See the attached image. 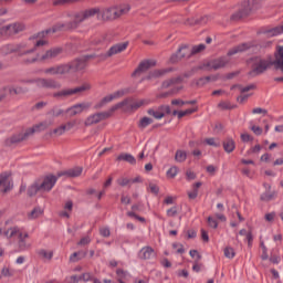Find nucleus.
<instances>
[{"instance_id": "50", "label": "nucleus", "mask_w": 283, "mask_h": 283, "mask_svg": "<svg viewBox=\"0 0 283 283\" xmlns=\"http://www.w3.org/2000/svg\"><path fill=\"white\" fill-rule=\"evenodd\" d=\"M99 234H101L103 238H109V235H111L109 228H107V227H102V228H99Z\"/></svg>"}, {"instance_id": "9", "label": "nucleus", "mask_w": 283, "mask_h": 283, "mask_svg": "<svg viewBox=\"0 0 283 283\" xmlns=\"http://www.w3.org/2000/svg\"><path fill=\"white\" fill-rule=\"evenodd\" d=\"M92 90V85L90 83H84L74 88H64L60 92L53 94L54 98H70V96H78V94H83L84 92H90Z\"/></svg>"}, {"instance_id": "37", "label": "nucleus", "mask_w": 283, "mask_h": 283, "mask_svg": "<svg viewBox=\"0 0 283 283\" xmlns=\"http://www.w3.org/2000/svg\"><path fill=\"white\" fill-rule=\"evenodd\" d=\"M223 149L227 154H231L235 149V142L231 138H227L223 142Z\"/></svg>"}, {"instance_id": "63", "label": "nucleus", "mask_w": 283, "mask_h": 283, "mask_svg": "<svg viewBox=\"0 0 283 283\" xmlns=\"http://www.w3.org/2000/svg\"><path fill=\"white\" fill-rule=\"evenodd\" d=\"M219 107L221 109H231V103H229V102H221V103H219Z\"/></svg>"}, {"instance_id": "54", "label": "nucleus", "mask_w": 283, "mask_h": 283, "mask_svg": "<svg viewBox=\"0 0 283 283\" xmlns=\"http://www.w3.org/2000/svg\"><path fill=\"white\" fill-rule=\"evenodd\" d=\"M167 216H168V218H175V216H178V208L172 207V208L168 209Z\"/></svg>"}, {"instance_id": "31", "label": "nucleus", "mask_w": 283, "mask_h": 283, "mask_svg": "<svg viewBox=\"0 0 283 283\" xmlns=\"http://www.w3.org/2000/svg\"><path fill=\"white\" fill-rule=\"evenodd\" d=\"M74 203L72 201H66L64 203V210L60 212L61 218H70Z\"/></svg>"}, {"instance_id": "55", "label": "nucleus", "mask_w": 283, "mask_h": 283, "mask_svg": "<svg viewBox=\"0 0 283 283\" xmlns=\"http://www.w3.org/2000/svg\"><path fill=\"white\" fill-rule=\"evenodd\" d=\"M208 224L211 229H218V220L213 219V217H208Z\"/></svg>"}, {"instance_id": "24", "label": "nucleus", "mask_w": 283, "mask_h": 283, "mask_svg": "<svg viewBox=\"0 0 283 283\" xmlns=\"http://www.w3.org/2000/svg\"><path fill=\"white\" fill-rule=\"evenodd\" d=\"M12 179H10V172H2L0 175V189L3 193H8V191H12Z\"/></svg>"}, {"instance_id": "34", "label": "nucleus", "mask_w": 283, "mask_h": 283, "mask_svg": "<svg viewBox=\"0 0 283 283\" xmlns=\"http://www.w3.org/2000/svg\"><path fill=\"white\" fill-rule=\"evenodd\" d=\"M195 112H198V108L192 107L188 108L186 111H174L172 116H178V118H184V116H191V114H195Z\"/></svg>"}, {"instance_id": "12", "label": "nucleus", "mask_w": 283, "mask_h": 283, "mask_svg": "<svg viewBox=\"0 0 283 283\" xmlns=\"http://www.w3.org/2000/svg\"><path fill=\"white\" fill-rule=\"evenodd\" d=\"M96 12H98V8H93L85 11L76 12L73 15V23L71 24V28H76L80 23H83V21H87V19H92V17H95Z\"/></svg>"}, {"instance_id": "7", "label": "nucleus", "mask_w": 283, "mask_h": 283, "mask_svg": "<svg viewBox=\"0 0 283 283\" xmlns=\"http://www.w3.org/2000/svg\"><path fill=\"white\" fill-rule=\"evenodd\" d=\"M125 12H129L128 7L115 6V7H108L103 9L98 8L96 15L98 21H116V19H119V17H123Z\"/></svg>"}, {"instance_id": "25", "label": "nucleus", "mask_w": 283, "mask_h": 283, "mask_svg": "<svg viewBox=\"0 0 283 283\" xmlns=\"http://www.w3.org/2000/svg\"><path fill=\"white\" fill-rule=\"evenodd\" d=\"M120 96H125V91H117L105 96L99 103L95 105V109H101V107H105L107 103H112V101H116V98H120Z\"/></svg>"}, {"instance_id": "52", "label": "nucleus", "mask_w": 283, "mask_h": 283, "mask_svg": "<svg viewBox=\"0 0 283 283\" xmlns=\"http://www.w3.org/2000/svg\"><path fill=\"white\" fill-rule=\"evenodd\" d=\"M205 48H206L205 44H198L191 49V52L192 54H199V52H202Z\"/></svg>"}, {"instance_id": "23", "label": "nucleus", "mask_w": 283, "mask_h": 283, "mask_svg": "<svg viewBox=\"0 0 283 283\" xmlns=\"http://www.w3.org/2000/svg\"><path fill=\"white\" fill-rule=\"evenodd\" d=\"M92 107V103L90 102H83L80 104H75L72 107L66 109V114H70V116H76L77 114H83L85 109H90Z\"/></svg>"}, {"instance_id": "14", "label": "nucleus", "mask_w": 283, "mask_h": 283, "mask_svg": "<svg viewBox=\"0 0 283 283\" xmlns=\"http://www.w3.org/2000/svg\"><path fill=\"white\" fill-rule=\"evenodd\" d=\"M253 10H255V0L244 1L241 3V9L238 11V13L232 15V19L235 21L238 19L249 17Z\"/></svg>"}, {"instance_id": "17", "label": "nucleus", "mask_w": 283, "mask_h": 283, "mask_svg": "<svg viewBox=\"0 0 283 283\" xmlns=\"http://www.w3.org/2000/svg\"><path fill=\"white\" fill-rule=\"evenodd\" d=\"M76 125H78V120L72 119L65 124H62L57 128L53 129L51 132V136H63V134H65V132H72V129H74V127H76Z\"/></svg>"}, {"instance_id": "16", "label": "nucleus", "mask_w": 283, "mask_h": 283, "mask_svg": "<svg viewBox=\"0 0 283 283\" xmlns=\"http://www.w3.org/2000/svg\"><path fill=\"white\" fill-rule=\"evenodd\" d=\"M151 67H156V60H144L139 63L137 69L132 74L133 78H138L147 72V70H151Z\"/></svg>"}, {"instance_id": "42", "label": "nucleus", "mask_w": 283, "mask_h": 283, "mask_svg": "<svg viewBox=\"0 0 283 283\" xmlns=\"http://www.w3.org/2000/svg\"><path fill=\"white\" fill-rule=\"evenodd\" d=\"M179 171L180 169L177 166H172L167 170L166 176L167 178L174 179L176 176H178Z\"/></svg>"}, {"instance_id": "49", "label": "nucleus", "mask_w": 283, "mask_h": 283, "mask_svg": "<svg viewBox=\"0 0 283 283\" xmlns=\"http://www.w3.org/2000/svg\"><path fill=\"white\" fill-rule=\"evenodd\" d=\"M195 102H185L182 99H172L171 105H179L182 107V105H193Z\"/></svg>"}, {"instance_id": "15", "label": "nucleus", "mask_w": 283, "mask_h": 283, "mask_svg": "<svg viewBox=\"0 0 283 283\" xmlns=\"http://www.w3.org/2000/svg\"><path fill=\"white\" fill-rule=\"evenodd\" d=\"M23 30H25V24L23 22H13L9 25L2 27L0 29V34L12 36V34H19V32H23Z\"/></svg>"}, {"instance_id": "53", "label": "nucleus", "mask_w": 283, "mask_h": 283, "mask_svg": "<svg viewBox=\"0 0 283 283\" xmlns=\"http://www.w3.org/2000/svg\"><path fill=\"white\" fill-rule=\"evenodd\" d=\"M206 170L209 174V176H216V171H218V167L213 165H209L206 167Z\"/></svg>"}, {"instance_id": "5", "label": "nucleus", "mask_w": 283, "mask_h": 283, "mask_svg": "<svg viewBox=\"0 0 283 283\" xmlns=\"http://www.w3.org/2000/svg\"><path fill=\"white\" fill-rule=\"evenodd\" d=\"M65 112L61 108H54L48 114V118L40 124L34 125L31 128H28L24 133V136L19 138L18 140H25L28 136H32V134H35V132H45L48 127H52L54 125V119L59 118V116H63Z\"/></svg>"}, {"instance_id": "1", "label": "nucleus", "mask_w": 283, "mask_h": 283, "mask_svg": "<svg viewBox=\"0 0 283 283\" xmlns=\"http://www.w3.org/2000/svg\"><path fill=\"white\" fill-rule=\"evenodd\" d=\"M52 30L42 31L32 35L27 41L20 44H7L0 49L1 54H12V52H19L22 56H30V54L36 52V48H43L48 45V34Z\"/></svg>"}, {"instance_id": "8", "label": "nucleus", "mask_w": 283, "mask_h": 283, "mask_svg": "<svg viewBox=\"0 0 283 283\" xmlns=\"http://www.w3.org/2000/svg\"><path fill=\"white\" fill-rule=\"evenodd\" d=\"M63 53V49L61 48H53L48 50L42 55L34 54V51L29 54V57L25 59L27 63H35V61H52V59H57Z\"/></svg>"}, {"instance_id": "3", "label": "nucleus", "mask_w": 283, "mask_h": 283, "mask_svg": "<svg viewBox=\"0 0 283 283\" xmlns=\"http://www.w3.org/2000/svg\"><path fill=\"white\" fill-rule=\"evenodd\" d=\"M90 59H98V55H96V54L86 55V56H84L82 59H77L69 64H62V65L46 69L45 74H51L52 76H54L56 74H67L72 71L78 72L80 70H85V67H87V61H90Z\"/></svg>"}, {"instance_id": "44", "label": "nucleus", "mask_w": 283, "mask_h": 283, "mask_svg": "<svg viewBox=\"0 0 283 283\" xmlns=\"http://www.w3.org/2000/svg\"><path fill=\"white\" fill-rule=\"evenodd\" d=\"M151 123H154V119H151L149 117H143L139 120L138 126L140 127V129H145L146 127H149V125H151Z\"/></svg>"}, {"instance_id": "19", "label": "nucleus", "mask_w": 283, "mask_h": 283, "mask_svg": "<svg viewBox=\"0 0 283 283\" xmlns=\"http://www.w3.org/2000/svg\"><path fill=\"white\" fill-rule=\"evenodd\" d=\"M192 51L191 48L184 45L180 46L178 52L176 54H172L170 57V62L171 63H178V61H182V59H189V56H191Z\"/></svg>"}, {"instance_id": "13", "label": "nucleus", "mask_w": 283, "mask_h": 283, "mask_svg": "<svg viewBox=\"0 0 283 283\" xmlns=\"http://www.w3.org/2000/svg\"><path fill=\"white\" fill-rule=\"evenodd\" d=\"M127 48H129V42H120L111 46L106 53H101L97 56L99 61H106V59H109L111 56H115V54H120V52H125Z\"/></svg>"}, {"instance_id": "35", "label": "nucleus", "mask_w": 283, "mask_h": 283, "mask_svg": "<svg viewBox=\"0 0 283 283\" xmlns=\"http://www.w3.org/2000/svg\"><path fill=\"white\" fill-rule=\"evenodd\" d=\"M81 174H83V167H75L64 172V175L69 176V178H78Z\"/></svg>"}, {"instance_id": "27", "label": "nucleus", "mask_w": 283, "mask_h": 283, "mask_svg": "<svg viewBox=\"0 0 283 283\" xmlns=\"http://www.w3.org/2000/svg\"><path fill=\"white\" fill-rule=\"evenodd\" d=\"M171 69H160L151 71L146 77H143L142 81H154V78H163L166 74H169Z\"/></svg>"}, {"instance_id": "38", "label": "nucleus", "mask_w": 283, "mask_h": 283, "mask_svg": "<svg viewBox=\"0 0 283 283\" xmlns=\"http://www.w3.org/2000/svg\"><path fill=\"white\" fill-rule=\"evenodd\" d=\"M117 159L125 160V163H129V165H136V157L129 154H122Z\"/></svg>"}, {"instance_id": "46", "label": "nucleus", "mask_w": 283, "mask_h": 283, "mask_svg": "<svg viewBox=\"0 0 283 283\" xmlns=\"http://www.w3.org/2000/svg\"><path fill=\"white\" fill-rule=\"evenodd\" d=\"M223 253H224L226 258H228L229 260H233V258H235V250H233V248H231V247H227L223 250Z\"/></svg>"}, {"instance_id": "28", "label": "nucleus", "mask_w": 283, "mask_h": 283, "mask_svg": "<svg viewBox=\"0 0 283 283\" xmlns=\"http://www.w3.org/2000/svg\"><path fill=\"white\" fill-rule=\"evenodd\" d=\"M229 63V57H221L207 63L208 70H220Z\"/></svg>"}, {"instance_id": "36", "label": "nucleus", "mask_w": 283, "mask_h": 283, "mask_svg": "<svg viewBox=\"0 0 283 283\" xmlns=\"http://www.w3.org/2000/svg\"><path fill=\"white\" fill-rule=\"evenodd\" d=\"M38 255L42 260H52V258H54V252H52V250L40 249L38 250Z\"/></svg>"}, {"instance_id": "11", "label": "nucleus", "mask_w": 283, "mask_h": 283, "mask_svg": "<svg viewBox=\"0 0 283 283\" xmlns=\"http://www.w3.org/2000/svg\"><path fill=\"white\" fill-rule=\"evenodd\" d=\"M151 103L150 99H134L127 98L111 108V112H116V109H120V107H125V109H139V107H145V105H149Z\"/></svg>"}, {"instance_id": "40", "label": "nucleus", "mask_w": 283, "mask_h": 283, "mask_svg": "<svg viewBox=\"0 0 283 283\" xmlns=\"http://www.w3.org/2000/svg\"><path fill=\"white\" fill-rule=\"evenodd\" d=\"M176 163H185L187 160V151L185 150H177L175 154Z\"/></svg>"}, {"instance_id": "30", "label": "nucleus", "mask_w": 283, "mask_h": 283, "mask_svg": "<svg viewBox=\"0 0 283 283\" xmlns=\"http://www.w3.org/2000/svg\"><path fill=\"white\" fill-rule=\"evenodd\" d=\"M43 213H44L43 208L35 207L28 212L27 218L28 220H38V218H42Z\"/></svg>"}, {"instance_id": "47", "label": "nucleus", "mask_w": 283, "mask_h": 283, "mask_svg": "<svg viewBox=\"0 0 283 283\" xmlns=\"http://www.w3.org/2000/svg\"><path fill=\"white\" fill-rule=\"evenodd\" d=\"M205 144L210 147H220V139L217 138H206Z\"/></svg>"}, {"instance_id": "56", "label": "nucleus", "mask_w": 283, "mask_h": 283, "mask_svg": "<svg viewBox=\"0 0 283 283\" xmlns=\"http://www.w3.org/2000/svg\"><path fill=\"white\" fill-rule=\"evenodd\" d=\"M250 129L255 134L256 136H262V127L252 125Z\"/></svg>"}, {"instance_id": "43", "label": "nucleus", "mask_w": 283, "mask_h": 283, "mask_svg": "<svg viewBox=\"0 0 283 283\" xmlns=\"http://www.w3.org/2000/svg\"><path fill=\"white\" fill-rule=\"evenodd\" d=\"M78 282H92L94 280V274L92 272H85L82 275L77 276Z\"/></svg>"}, {"instance_id": "59", "label": "nucleus", "mask_w": 283, "mask_h": 283, "mask_svg": "<svg viewBox=\"0 0 283 283\" xmlns=\"http://www.w3.org/2000/svg\"><path fill=\"white\" fill-rule=\"evenodd\" d=\"M117 185H120V187H127V185H129V179L122 177L117 180Z\"/></svg>"}, {"instance_id": "62", "label": "nucleus", "mask_w": 283, "mask_h": 283, "mask_svg": "<svg viewBox=\"0 0 283 283\" xmlns=\"http://www.w3.org/2000/svg\"><path fill=\"white\" fill-rule=\"evenodd\" d=\"M186 178H187V180H196V172H193L191 170H187Z\"/></svg>"}, {"instance_id": "57", "label": "nucleus", "mask_w": 283, "mask_h": 283, "mask_svg": "<svg viewBox=\"0 0 283 283\" xmlns=\"http://www.w3.org/2000/svg\"><path fill=\"white\" fill-rule=\"evenodd\" d=\"M148 189L150 193H155V195H157L158 191H160V188L156 184H149Z\"/></svg>"}, {"instance_id": "26", "label": "nucleus", "mask_w": 283, "mask_h": 283, "mask_svg": "<svg viewBox=\"0 0 283 283\" xmlns=\"http://www.w3.org/2000/svg\"><path fill=\"white\" fill-rule=\"evenodd\" d=\"M28 88H23V86H4L0 91V96H3L0 101H3L8 94H25Z\"/></svg>"}, {"instance_id": "10", "label": "nucleus", "mask_w": 283, "mask_h": 283, "mask_svg": "<svg viewBox=\"0 0 283 283\" xmlns=\"http://www.w3.org/2000/svg\"><path fill=\"white\" fill-rule=\"evenodd\" d=\"M182 81H185L184 76H177L163 82L161 84L163 90H168V87H171V91L159 94L158 98H167V96H171V94H176V92H180V90H182V86H178V85H180Z\"/></svg>"}, {"instance_id": "33", "label": "nucleus", "mask_w": 283, "mask_h": 283, "mask_svg": "<svg viewBox=\"0 0 283 283\" xmlns=\"http://www.w3.org/2000/svg\"><path fill=\"white\" fill-rule=\"evenodd\" d=\"M202 187V182L198 181L192 186V189L188 191L189 200H196L198 198V190Z\"/></svg>"}, {"instance_id": "41", "label": "nucleus", "mask_w": 283, "mask_h": 283, "mask_svg": "<svg viewBox=\"0 0 283 283\" xmlns=\"http://www.w3.org/2000/svg\"><path fill=\"white\" fill-rule=\"evenodd\" d=\"M280 34H283V24L279 25V27H275L273 29H270L268 31V36H277Z\"/></svg>"}, {"instance_id": "45", "label": "nucleus", "mask_w": 283, "mask_h": 283, "mask_svg": "<svg viewBox=\"0 0 283 283\" xmlns=\"http://www.w3.org/2000/svg\"><path fill=\"white\" fill-rule=\"evenodd\" d=\"M85 258V252H75L71 254L70 262H78V260H83Z\"/></svg>"}, {"instance_id": "61", "label": "nucleus", "mask_w": 283, "mask_h": 283, "mask_svg": "<svg viewBox=\"0 0 283 283\" xmlns=\"http://www.w3.org/2000/svg\"><path fill=\"white\" fill-rule=\"evenodd\" d=\"M91 242H92V239H90V237H84L81 239L78 244H80V247H85L86 244H90Z\"/></svg>"}, {"instance_id": "18", "label": "nucleus", "mask_w": 283, "mask_h": 283, "mask_svg": "<svg viewBox=\"0 0 283 283\" xmlns=\"http://www.w3.org/2000/svg\"><path fill=\"white\" fill-rule=\"evenodd\" d=\"M28 83H35V85H38L39 87H44L49 90L61 88V83L54 80H45V78L29 80Z\"/></svg>"}, {"instance_id": "58", "label": "nucleus", "mask_w": 283, "mask_h": 283, "mask_svg": "<svg viewBox=\"0 0 283 283\" xmlns=\"http://www.w3.org/2000/svg\"><path fill=\"white\" fill-rule=\"evenodd\" d=\"M172 249H175L177 253H185V248L180 243H174Z\"/></svg>"}, {"instance_id": "21", "label": "nucleus", "mask_w": 283, "mask_h": 283, "mask_svg": "<svg viewBox=\"0 0 283 283\" xmlns=\"http://www.w3.org/2000/svg\"><path fill=\"white\" fill-rule=\"evenodd\" d=\"M232 90H238L240 92V96L237 98L238 103H245L248 98L251 96L250 94H247V92H251V90H255V85L250 84L248 86L242 85H234L232 86Z\"/></svg>"}, {"instance_id": "32", "label": "nucleus", "mask_w": 283, "mask_h": 283, "mask_svg": "<svg viewBox=\"0 0 283 283\" xmlns=\"http://www.w3.org/2000/svg\"><path fill=\"white\" fill-rule=\"evenodd\" d=\"M249 44L248 43H243L241 45L234 46L233 49H231L228 52V56H233L234 54H240V52H247V50H249Z\"/></svg>"}, {"instance_id": "20", "label": "nucleus", "mask_w": 283, "mask_h": 283, "mask_svg": "<svg viewBox=\"0 0 283 283\" xmlns=\"http://www.w3.org/2000/svg\"><path fill=\"white\" fill-rule=\"evenodd\" d=\"M147 114L149 116H153L157 120H160V119L165 118V114H171V108L169 106H167V105L159 106L157 108H149L147 111Z\"/></svg>"}, {"instance_id": "51", "label": "nucleus", "mask_w": 283, "mask_h": 283, "mask_svg": "<svg viewBox=\"0 0 283 283\" xmlns=\"http://www.w3.org/2000/svg\"><path fill=\"white\" fill-rule=\"evenodd\" d=\"M128 218H135V220H138V222H145V218L136 214L134 211L127 212Z\"/></svg>"}, {"instance_id": "64", "label": "nucleus", "mask_w": 283, "mask_h": 283, "mask_svg": "<svg viewBox=\"0 0 283 283\" xmlns=\"http://www.w3.org/2000/svg\"><path fill=\"white\" fill-rule=\"evenodd\" d=\"M66 283H78V276L72 275L71 277L66 279Z\"/></svg>"}, {"instance_id": "4", "label": "nucleus", "mask_w": 283, "mask_h": 283, "mask_svg": "<svg viewBox=\"0 0 283 283\" xmlns=\"http://www.w3.org/2000/svg\"><path fill=\"white\" fill-rule=\"evenodd\" d=\"M3 234L6 238H17V247L19 251H28V249L32 248V243H30V233L20 227H12L8 230L0 229V235Z\"/></svg>"}, {"instance_id": "6", "label": "nucleus", "mask_w": 283, "mask_h": 283, "mask_svg": "<svg viewBox=\"0 0 283 283\" xmlns=\"http://www.w3.org/2000/svg\"><path fill=\"white\" fill-rule=\"evenodd\" d=\"M56 176L49 175L43 178V180H39L33 182L28 189V196H36V193H48L54 189V185H56Z\"/></svg>"}, {"instance_id": "2", "label": "nucleus", "mask_w": 283, "mask_h": 283, "mask_svg": "<svg viewBox=\"0 0 283 283\" xmlns=\"http://www.w3.org/2000/svg\"><path fill=\"white\" fill-rule=\"evenodd\" d=\"M250 63L252 65V71L250 72L252 76H258V74L266 72L271 65H274L276 70H280L283 73V46L277 48L274 62H271V60H263L262 57H254Z\"/></svg>"}, {"instance_id": "60", "label": "nucleus", "mask_w": 283, "mask_h": 283, "mask_svg": "<svg viewBox=\"0 0 283 283\" xmlns=\"http://www.w3.org/2000/svg\"><path fill=\"white\" fill-rule=\"evenodd\" d=\"M105 41V35H98L93 40L94 45H101Z\"/></svg>"}, {"instance_id": "29", "label": "nucleus", "mask_w": 283, "mask_h": 283, "mask_svg": "<svg viewBox=\"0 0 283 283\" xmlns=\"http://www.w3.org/2000/svg\"><path fill=\"white\" fill-rule=\"evenodd\" d=\"M139 258L142 260H151L156 258V252L151 247H145L139 251Z\"/></svg>"}, {"instance_id": "22", "label": "nucleus", "mask_w": 283, "mask_h": 283, "mask_svg": "<svg viewBox=\"0 0 283 283\" xmlns=\"http://www.w3.org/2000/svg\"><path fill=\"white\" fill-rule=\"evenodd\" d=\"M112 114L111 113H96L93 115H90L85 122V127H90L92 125H96V123H101V120H105V118H109Z\"/></svg>"}, {"instance_id": "39", "label": "nucleus", "mask_w": 283, "mask_h": 283, "mask_svg": "<svg viewBox=\"0 0 283 283\" xmlns=\"http://www.w3.org/2000/svg\"><path fill=\"white\" fill-rule=\"evenodd\" d=\"M116 275L119 283H125L124 280H129V273L127 271L118 269Z\"/></svg>"}, {"instance_id": "48", "label": "nucleus", "mask_w": 283, "mask_h": 283, "mask_svg": "<svg viewBox=\"0 0 283 283\" xmlns=\"http://www.w3.org/2000/svg\"><path fill=\"white\" fill-rule=\"evenodd\" d=\"M275 198V192L266 191L261 196V200L270 201Z\"/></svg>"}]
</instances>
